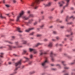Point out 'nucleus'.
I'll list each match as a JSON object with an SVG mask.
<instances>
[{
    "label": "nucleus",
    "mask_w": 75,
    "mask_h": 75,
    "mask_svg": "<svg viewBox=\"0 0 75 75\" xmlns=\"http://www.w3.org/2000/svg\"><path fill=\"white\" fill-rule=\"evenodd\" d=\"M48 63V60L47 59V58L46 57L45 60L44 62L42 63L41 64L42 67L44 68H46L45 65Z\"/></svg>",
    "instance_id": "1"
},
{
    "label": "nucleus",
    "mask_w": 75,
    "mask_h": 75,
    "mask_svg": "<svg viewBox=\"0 0 75 75\" xmlns=\"http://www.w3.org/2000/svg\"><path fill=\"white\" fill-rule=\"evenodd\" d=\"M34 16L33 14H30L28 17H27V16H23L22 17L23 19L24 20H27L29 19V18H30V17H34Z\"/></svg>",
    "instance_id": "2"
},
{
    "label": "nucleus",
    "mask_w": 75,
    "mask_h": 75,
    "mask_svg": "<svg viewBox=\"0 0 75 75\" xmlns=\"http://www.w3.org/2000/svg\"><path fill=\"white\" fill-rule=\"evenodd\" d=\"M24 11H22L21 13H20L19 15L17 17L16 21H19V20H20V18L23 16V15H24Z\"/></svg>",
    "instance_id": "3"
},
{
    "label": "nucleus",
    "mask_w": 75,
    "mask_h": 75,
    "mask_svg": "<svg viewBox=\"0 0 75 75\" xmlns=\"http://www.w3.org/2000/svg\"><path fill=\"white\" fill-rule=\"evenodd\" d=\"M49 51L47 50L46 52H44L43 50H40V56H42L43 54H47V52Z\"/></svg>",
    "instance_id": "4"
},
{
    "label": "nucleus",
    "mask_w": 75,
    "mask_h": 75,
    "mask_svg": "<svg viewBox=\"0 0 75 75\" xmlns=\"http://www.w3.org/2000/svg\"><path fill=\"white\" fill-rule=\"evenodd\" d=\"M71 18H73V20H74V19H75V17H74V16H71L70 17H69V16H67L66 17V21H68V20H69V19Z\"/></svg>",
    "instance_id": "5"
},
{
    "label": "nucleus",
    "mask_w": 75,
    "mask_h": 75,
    "mask_svg": "<svg viewBox=\"0 0 75 75\" xmlns=\"http://www.w3.org/2000/svg\"><path fill=\"white\" fill-rule=\"evenodd\" d=\"M21 46H18V47H16L9 45V50H12V48H21Z\"/></svg>",
    "instance_id": "6"
},
{
    "label": "nucleus",
    "mask_w": 75,
    "mask_h": 75,
    "mask_svg": "<svg viewBox=\"0 0 75 75\" xmlns=\"http://www.w3.org/2000/svg\"><path fill=\"white\" fill-rule=\"evenodd\" d=\"M21 65V59L18 62L16 63L15 64V65L16 67H17V66L18 65Z\"/></svg>",
    "instance_id": "7"
},
{
    "label": "nucleus",
    "mask_w": 75,
    "mask_h": 75,
    "mask_svg": "<svg viewBox=\"0 0 75 75\" xmlns=\"http://www.w3.org/2000/svg\"><path fill=\"white\" fill-rule=\"evenodd\" d=\"M29 50L30 52H32V51H33L34 54H36V53H37V50L35 49L30 48Z\"/></svg>",
    "instance_id": "8"
},
{
    "label": "nucleus",
    "mask_w": 75,
    "mask_h": 75,
    "mask_svg": "<svg viewBox=\"0 0 75 75\" xmlns=\"http://www.w3.org/2000/svg\"><path fill=\"white\" fill-rule=\"evenodd\" d=\"M34 28H30L25 30V32H26V33H28V32L30 31L31 30H34Z\"/></svg>",
    "instance_id": "9"
},
{
    "label": "nucleus",
    "mask_w": 75,
    "mask_h": 75,
    "mask_svg": "<svg viewBox=\"0 0 75 75\" xmlns=\"http://www.w3.org/2000/svg\"><path fill=\"white\" fill-rule=\"evenodd\" d=\"M52 45H53L52 43V42H50L48 45V46L50 48H51V47H52Z\"/></svg>",
    "instance_id": "10"
},
{
    "label": "nucleus",
    "mask_w": 75,
    "mask_h": 75,
    "mask_svg": "<svg viewBox=\"0 0 75 75\" xmlns=\"http://www.w3.org/2000/svg\"><path fill=\"white\" fill-rule=\"evenodd\" d=\"M66 1H67V4H66V6H65L64 8H63L64 9V8H65L66 7H67L68 5H69V0H66Z\"/></svg>",
    "instance_id": "11"
},
{
    "label": "nucleus",
    "mask_w": 75,
    "mask_h": 75,
    "mask_svg": "<svg viewBox=\"0 0 75 75\" xmlns=\"http://www.w3.org/2000/svg\"><path fill=\"white\" fill-rule=\"evenodd\" d=\"M55 54L54 53V52H50V57H52L53 56H55Z\"/></svg>",
    "instance_id": "12"
},
{
    "label": "nucleus",
    "mask_w": 75,
    "mask_h": 75,
    "mask_svg": "<svg viewBox=\"0 0 75 75\" xmlns=\"http://www.w3.org/2000/svg\"><path fill=\"white\" fill-rule=\"evenodd\" d=\"M18 68H19V67L18 68H16L14 70L15 72H14V73L13 74H11L10 75H14V74H16V73H17V72L16 71L17 70V69H18Z\"/></svg>",
    "instance_id": "13"
},
{
    "label": "nucleus",
    "mask_w": 75,
    "mask_h": 75,
    "mask_svg": "<svg viewBox=\"0 0 75 75\" xmlns=\"http://www.w3.org/2000/svg\"><path fill=\"white\" fill-rule=\"evenodd\" d=\"M21 42L22 44H25L27 43V41L24 40H22L21 41Z\"/></svg>",
    "instance_id": "14"
},
{
    "label": "nucleus",
    "mask_w": 75,
    "mask_h": 75,
    "mask_svg": "<svg viewBox=\"0 0 75 75\" xmlns=\"http://www.w3.org/2000/svg\"><path fill=\"white\" fill-rule=\"evenodd\" d=\"M17 31H18L19 33H22L23 31H21L20 30V28H17Z\"/></svg>",
    "instance_id": "15"
},
{
    "label": "nucleus",
    "mask_w": 75,
    "mask_h": 75,
    "mask_svg": "<svg viewBox=\"0 0 75 75\" xmlns=\"http://www.w3.org/2000/svg\"><path fill=\"white\" fill-rule=\"evenodd\" d=\"M59 4H60V7H62V4H64V1H62V2L59 3Z\"/></svg>",
    "instance_id": "16"
},
{
    "label": "nucleus",
    "mask_w": 75,
    "mask_h": 75,
    "mask_svg": "<svg viewBox=\"0 0 75 75\" xmlns=\"http://www.w3.org/2000/svg\"><path fill=\"white\" fill-rule=\"evenodd\" d=\"M0 18H6V17L3 16L1 14L0 15Z\"/></svg>",
    "instance_id": "17"
},
{
    "label": "nucleus",
    "mask_w": 75,
    "mask_h": 75,
    "mask_svg": "<svg viewBox=\"0 0 75 75\" xmlns=\"http://www.w3.org/2000/svg\"><path fill=\"white\" fill-rule=\"evenodd\" d=\"M27 52V50H24L23 52L22 53V55H24L25 54V53Z\"/></svg>",
    "instance_id": "18"
},
{
    "label": "nucleus",
    "mask_w": 75,
    "mask_h": 75,
    "mask_svg": "<svg viewBox=\"0 0 75 75\" xmlns=\"http://www.w3.org/2000/svg\"><path fill=\"white\" fill-rule=\"evenodd\" d=\"M62 63L64 66H66V65H67V64H65V62L64 61H62Z\"/></svg>",
    "instance_id": "19"
},
{
    "label": "nucleus",
    "mask_w": 75,
    "mask_h": 75,
    "mask_svg": "<svg viewBox=\"0 0 75 75\" xmlns=\"http://www.w3.org/2000/svg\"><path fill=\"white\" fill-rule=\"evenodd\" d=\"M24 58H25V59H26V62H27V61H29V59H28V58L26 57H24Z\"/></svg>",
    "instance_id": "20"
},
{
    "label": "nucleus",
    "mask_w": 75,
    "mask_h": 75,
    "mask_svg": "<svg viewBox=\"0 0 75 75\" xmlns=\"http://www.w3.org/2000/svg\"><path fill=\"white\" fill-rule=\"evenodd\" d=\"M55 38H56L57 40H59L60 39V38H59V36H56L55 37Z\"/></svg>",
    "instance_id": "21"
},
{
    "label": "nucleus",
    "mask_w": 75,
    "mask_h": 75,
    "mask_svg": "<svg viewBox=\"0 0 75 75\" xmlns=\"http://www.w3.org/2000/svg\"><path fill=\"white\" fill-rule=\"evenodd\" d=\"M41 45V44L40 43H37L36 45H35V47H38V46H39V45Z\"/></svg>",
    "instance_id": "22"
},
{
    "label": "nucleus",
    "mask_w": 75,
    "mask_h": 75,
    "mask_svg": "<svg viewBox=\"0 0 75 75\" xmlns=\"http://www.w3.org/2000/svg\"><path fill=\"white\" fill-rule=\"evenodd\" d=\"M40 27L42 29L43 28V27H44V25H42L41 26H40Z\"/></svg>",
    "instance_id": "23"
},
{
    "label": "nucleus",
    "mask_w": 75,
    "mask_h": 75,
    "mask_svg": "<svg viewBox=\"0 0 75 75\" xmlns=\"http://www.w3.org/2000/svg\"><path fill=\"white\" fill-rule=\"evenodd\" d=\"M33 21V19H32L30 20L29 21V23H31V22H32V21Z\"/></svg>",
    "instance_id": "24"
},
{
    "label": "nucleus",
    "mask_w": 75,
    "mask_h": 75,
    "mask_svg": "<svg viewBox=\"0 0 75 75\" xmlns=\"http://www.w3.org/2000/svg\"><path fill=\"white\" fill-rule=\"evenodd\" d=\"M64 68L65 69H69V67H64Z\"/></svg>",
    "instance_id": "25"
},
{
    "label": "nucleus",
    "mask_w": 75,
    "mask_h": 75,
    "mask_svg": "<svg viewBox=\"0 0 75 75\" xmlns=\"http://www.w3.org/2000/svg\"><path fill=\"white\" fill-rule=\"evenodd\" d=\"M44 41H45V42H47V41H48V39H44L43 40Z\"/></svg>",
    "instance_id": "26"
},
{
    "label": "nucleus",
    "mask_w": 75,
    "mask_h": 75,
    "mask_svg": "<svg viewBox=\"0 0 75 75\" xmlns=\"http://www.w3.org/2000/svg\"><path fill=\"white\" fill-rule=\"evenodd\" d=\"M7 42H8V43H9V44H13V43L12 42H10L9 41H6Z\"/></svg>",
    "instance_id": "27"
},
{
    "label": "nucleus",
    "mask_w": 75,
    "mask_h": 75,
    "mask_svg": "<svg viewBox=\"0 0 75 75\" xmlns=\"http://www.w3.org/2000/svg\"><path fill=\"white\" fill-rule=\"evenodd\" d=\"M3 54H4L3 53H1V55H0V56L1 57V58L3 57Z\"/></svg>",
    "instance_id": "28"
},
{
    "label": "nucleus",
    "mask_w": 75,
    "mask_h": 75,
    "mask_svg": "<svg viewBox=\"0 0 75 75\" xmlns=\"http://www.w3.org/2000/svg\"><path fill=\"white\" fill-rule=\"evenodd\" d=\"M51 3H49L47 4L46 5V6H50L51 5Z\"/></svg>",
    "instance_id": "29"
},
{
    "label": "nucleus",
    "mask_w": 75,
    "mask_h": 75,
    "mask_svg": "<svg viewBox=\"0 0 75 75\" xmlns=\"http://www.w3.org/2000/svg\"><path fill=\"white\" fill-rule=\"evenodd\" d=\"M34 34V32H33L29 34V35H33Z\"/></svg>",
    "instance_id": "30"
},
{
    "label": "nucleus",
    "mask_w": 75,
    "mask_h": 75,
    "mask_svg": "<svg viewBox=\"0 0 75 75\" xmlns=\"http://www.w3.org/2000/svg\"><path fill=\"white\" fill-rule=\"evenodd\" d=\"M33 24L34 25H35L37 24V22H35V23H34Z\"/></svg>",
    "instance_id": "31"
},
{
    "label": "nucleus",
    "mask_w": 75,
    "mask_h": 75,
    "mask_svg": "<svg viewBox=\"0 0 75 75\" xmlns=\"http://www.w3.org/2000/svg\"><path fill=\"white\" fill-rule=\"evenodd\" d=\"M75 73L74 72H72L71 73V75H74Z\"/></svg>",
    "instance_id": "32"
},
{
    "label": "nucleus",
    "mask_w": 75,
    "mask_h": 75,
    "mask_svg": "<svg viewBox=\"0 0 75 75\" xmlns=\"http://www.w3.org/2000/svg\"><path fill=\"white\" fill-rule=\"evenodd\" d=\"M51 60L52 62H54V58H53V57H52Z\"/></svg>",
    "instance_id": "33"
},
{
    "label": "nucleus",
    "mask_w": 75,
    "mask_h": 75,
    "mask_svg": "<svg viewBox=\"0 0 75 75\" xmlns=\"http://www.w3.org/2000/svg\"><path fill=\"white\" fill-rule=\"evenodd\" d=\"M53 34H57V33L55 31H53Z\"/></svg>",
    "instance_id": "34"
},
{
    "label": "nucleus",
    "mask_w": 75,
    "mask_h": 75,
    "mask_svg": "<svg viewBox=\"0 0 75 75\" xmlns=\"http://www.w3.org/2000/svg\"><path fill=\"white\" fill-rule=\"evenodd\" d=\"M57 21H59L60 23H62V21H59V19H57Z\"/></svg>",
    "instance_id": "35"
},
{
    "label": "nucleus",
    "mask_w": 75,
    "mask_h": 75,
    "mask_svg": "<svg viewBox=\"0 0 75 75\" xmlns=\"http://www.w3.org/2000/svg\"><path fill=\"white\" fill-rule=\"evenodd\" d=\"M15 44L17 45H18V42H15Z\"/></svg>",
    "instance_id": "36"
},
{
    "label": "nucleus",
    "mask_w": 75,
    "mask_h": 75,
    "mask_svg": "<svg viewBox=\"0 0 75 75\" xmlns=\"http://www.w3.org/2000/svg\"><path fill=\"white\" fill-rule=\"evenodd\" d=\"M33 62H32V61H31L30 62H29V65H31V64H32V63Z\"/></svg>",
    "instance_id": "37"
},
{
    "label": "nucleus",
    "mask_w": 75,
    "mask_h": 75,
    "mask_svg": "<svg viewBox=\"0 0 75 75\" xmlns=\"http://www.w3.org/2000/svg\"><path fill=\"white\" fill-rule=\"evenodd\" d=\"M57 66H58V67H59V68H61V66H60V65L59 64H57L56 65Z\"/></svg>",
    "instance_id": "38"
},
{
    "label": "nucleus",
    "mask_w": 75,
    "mask_h": 75,
    "mask_svg": "<svg viewBox=\"0 0 75 75\" xmlns=\"http://www.w3.org/2000/svg\"><path fill=\"white\" fill-rule=\"evenodd\" d=\"M37 37H40V36H41V35L39 34H37Z\"/></svg>",
    "instance_id": "39"
},
{
    "label": "nucleus",
    "mask_w": 75,
    "mask_h": 75,
    "mask_svg": "<svg viewBox=\"0 0 75 75\" xmlns=\"http://www.w3.org/2000/svg\"><path fill=\"white\" fill-rule=\"evenodd\" d=\"M72 22H69V23H67V24H72Z\"/></svg>",
    "instance_id": "40"
},
{
    "label": "nucleus",
    "mask_w": 75,
    "mask_h": 75,
    "mask_svg": "<svg viewBox=\"0 0 75 75\" xmlns=\"http://www.w3.org/2000/svg\"><path fill=\"white\" fill-rule=\"evenodd\" d=\"M21 1L22 4H23V3H24V1L23 0H21Z\"/></svg>",
    "instance_id": "41"
},
{
    "label": "nucleus",
    "mask_w": 75,
    "mask_h": 75,
    "mask_svg": "<svg viewBox=\"0 0 75 75\" xmlns=\"http://www.w3.org/2000/svg\"><path fill=\"white\" fill-rule=\"evenodd\" d=\"M52 70L53 71H56V70H57V69L56 68H53L52 69Z\"/></svg>",
    "instance_id": "42"
},
{
    "label": "nucleus",
    "mask_w": 75,
    "mask_h": 75,
    "mask_svg": "<svg viewBox=\"0 0 75 75\" xmlns=\"http://www.w3.org/2000/svg\"><path fill=\"white\" fill-rule=\"evenodd\" d=\"M60 28H64V26H61Z\"/></svg>",
    "instance_id": "43"
},
{
    "label": "nucleus",
    "mask_w": 75,
    "mask_h": 75,
    "mask_svg": "<svg viewBox=\"0 0 75 75\" xmlns=\"http://www.w3.org/2000/svg\"><path fill=\"white\" fill-rule=\"evenodd\" d=\"M12 40H14V39L15 38V37L14 36L12 37Z\"/></svg>",
    "instance_id": "44"
},
{
    "label": "nucleus",
    "mask_w": 75,
    "mask_h": 75,
    "mask_svg": "<svg viewBox=\"0 0 75 75\" xmlns=\"http://www.w3.org/2000/svg\"><path fill=\"white\" fill-rule=\"evenodd\" d=\"M66 37H70V35H66Z\"/></svg>",
    "instance_id": "45"
},
{
    "label": "nucleus",
    "mask_w": 75,
    "mask_h": 75,
    "mask_svg": "<svg viewBox=\"0 0 75 75\" xmlns=\"http://www.w3.org/2000/svg\"><path fill=\"white\" fill-rule=\"evenodd\" d=\"M71 10H74V8L73 7H71L70 8Z\"/></svg>",
    "instance_id": "46"
},
{
    "label": "nucleus",
    "mask_w": 75,
    "mask_h": 75,
    "mask_svg": "<svg viewBox=\"0 0 75 75\" xmlns=\"http://www.w3.org/2000/svg\"><path fill=\"white\" fill-rule=\"evenodd\" d=\"M30 57V58H33V55L32 54H31Z\"/></svg>",
    "instance_id": "47"
},
{
    "label": "nucleus",
    "mask_w": 75,
    "mask_h": 75,
    "mask_svg": "<svg viewBox=\"0 0 75 75\" xmlns=\"http://www.w3.org/2000/svg\"><path fill=\"white\" fill-rule=\"evenodd\" d=\"M6 6L7 7H10V6L8 5H6Z\"/></svg>",
    "instance_id": "48"
},
{
    "label": "nucleus",
    "mask_w": 75,
    "mask_h": 75,
    "mask_svg": "<svg viewBox=\"0 0 75 75\" xmlns=\"http://www.w3.org/2000/svg\"><path fill=\"white\" fill-rule=\"evenodd\" d=\"M13 3H16V0H13Z\"/></svg>",
    "instance_id": "49"
},
{
    "label": "nucleus",
    "mask_w": 75,
    "mask_h": 75,
    "mask_svg": "<svg viewBox=\"0 0 75 75\" xmlns=\"http://www.w3.org/2000/svg\"><path fill=\"white\" fill-rule=\"evenodd\" d=\"M63 12H64V10H62V11H61V13H63Z\"/></svg>",
    "instance_id": "50"
},
{
    "label": "nucleus",
    "mask_w": 75,
    "mask_h": 75,
    "mask_svg": "<svg viewBox=\"0 0 75 75\" xmlns=\"http://www.w3.org/2000/svg\"><path fill=\"white\" fill-rule=\"evenodd\" d=\"M44 18V16H43L42 17V20H43Z\"/></svg>",
    "instance_id": "51"
},
{
    "label": "nucleus",
    "mask_w": 75,
    "mask_h": 75,
    "mask_svg": "<svg viewBox=\"0 0 75 75\" xmlns=\"http://www.w3.org/2000/svg\"><path fill=\"white\" fill-rule=\"evenodd\" d=\"M25 24H26V25H28V23L26 22V23H25Z\"/></svg>",
    "instance_id": "52"
},
{
    "label": "nucleus",
    "mask_w": 75,
    "mask_h": 75,
    "mask_svg": "<svg viewBox=\"0 0 75 75\" xmlns=\"http://www.w3.org/2000/svg\"><path fill=\"white\" fill-rule=\"evenodd\" d=\"M68 58L69 59H71V58H72V57H70V56H69L68 57Z\"/></svg>",
    "instance_id": "53"
},
{
    "label": "nucleus",
    "mask_w": 75,
    "mask_h": 75,
    "mask_svg": "<svg viewBox=\"0 0 75 75\" xmlns=\"http://www.w3.org/2000/svg\"><path fill=\"white\" fill-rule=\"evenodd\" d=\"M28 14L30 13V11H28Z\"/></svg>",
    "instance_id": "54"
},
{
    "label": "nucleus",
    "mask_w": 75,
    "mask_h": 75,
    "mask_svg": "<svg viewBox=\"0 0 75 75\" xmlns=\"http://www.w3.org/2000/svg\"><path fill=\"white\" fill-rule=\"evenodd\" d=\"M52 41H56V40H55V39H52Z\"/></svg>",
    "instance_id": "55"
},
{
    "label": "nucleus",
    "mask_w": 75,
    "mask_h": 75,
    "mask_svg": "<svg viewBox=\"0 0 75 75\" xmlns=\"http://www.w3.org/2000/svg\"><path fill=\"white\" fill-rule=\"evenodd\" d=\"M59 51H62V49L61 48H60L59 49Z\"/></svg>",
    "instance_id": "56"
},
{
    "label": "nucleus",
    "mask_w": 75,
    "mask_h": 75,
    "mask_svg": "<svg viewBox=\"0 0 75 75\" xmlns=\"http://www.w3.org/2000/svg\"><path fill=\"white\" fill-rule=\"evenodd\" d=\"M64 75H69V74H68V73H66L64 74Z\"/></svg>",
    "instance_id": "57"
},
{
    "label": "nucleus",
    "mask_w": 75,
    "mask_h": 75,
    "mask_svg": "<svg viewBox=\"0 0 75 75\" xmlns=\"http://www.w3.org/2000/svg\"><path fill=\"white\" fill-rule=\"evenodd\" d=\"M53 27V26H51L50 27V28H52Z\"/></svg>",
    "instance_id": "58"
},
{
    "label": "nucleus",
    "mask_w": 75,
    "mask_h": 75,
    "mask_svg": "<svg viewBox=\"0 0 75 75\" xmlns=\"http://www.w3.org/2000/svg\"><path fill=\"white\" fill-rule=\"evenodd\" d=\"M13 55H14L15 56V57H17V55L16 54H13Z\"/></svg>",
    "instance_id": "59"
},
{
    "label": "nucleus",
    "mask_w": 75,
    "mask_h": 75,
    "mask_svg": "<svg viewBox=\"0 0 75 75\" xmlns=\"http://www.w3.org/2000/svg\"><path fill=\"white\" fill-rule=\"evenodd\" d=\"M58 44H57L56 45V47H57V46H58Z\"/></svg>",
    "instance_id": "60"
},
{
    "label": "nucleus",
    "mask_w": 75,
    "mask_h": 75,
    "mask_svg": "<svg viewBox=\"0 0 75 75\" xmlns=\"http://www.w3.org/2000/svg\"><path fill=\"white\" fill-rule=\"evenodd\" d=\"M54 10V8H53L52 9L51 11H53Z\"/></svg>",
    "instance_id": "61"
},
{
    "label": "nucleus",
    "mask_w": 75,
    "mask_h": 75,
    "mask_svg": "<svg viewBox=\"0 0 75 75\" xmlns=\"http://www.w3.org/2000/svg\"><path fill=\"white\" fill-rule=\"evenodd\" d=\"M30 40H33V38H30Z\"/></svg>",
    "instance_id": "62"
},
{
    "label": "nucleus",
    "mask_w": 75,
    "mask_h": 75,
    "mask_svg": "<svg viewBox=\"0 0 75 75\" xmlns=\"http://www.w3.org/2000/svg\"><path fill=\"white\" fill-rule=\"evenodd\" d=\"M11 21H14V19H11Z\"/></svg>",
    "instance_id": "63"
},
{
    "label": "nucleus",
    "mask_w": 75,
    "mask_h": 75,
    "mask_svg": "<svg viewBox=\"0 0 75 75\" xmlns=\"http://www.w3.org/2000/svg\"><path fill=\"white\" fill-rule=\"evenodd\" d=\"M73 71H75V69H73Z\"/></svg>",
    "instance_id": "64"
}]
</instances>
